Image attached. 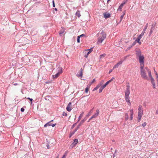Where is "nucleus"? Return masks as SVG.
Listing matches in <instances>:
<instances>
[{
  "instance_id": "1",
  "label": "nucleus",
  "mask_w": 158,
  "mask_h": 158,
  "mask_svg": "<svg viewBox=\"0 0 158 158\" xmlns=\"http://www.w3.org/2000/svg\"><path fill=\"white\" fill-rule=\"evenodd\" d=\"M97 35L98 37L97 43L98 44H101L103 41L106 39V34L103 31H102L101 33H98Z\"/></svg>"
},
{
  "instance_id": "2",
  "label": "nucleus",
  "mask_w": 158,
  "mask_h": 158,
  "mask_svg": "<svg viewBox=\"0 0 158 158\" xmlns=\"http://www.w3.org/2000/svg\"><path fill=\"white\" fill-rule=\"evenodd\" d=\"M130 93V87L129 85L127 86V89L125 92V100L126 102L130 106L131 105V103L130 102V97L129 96V95Z\"/></svg>"
},
{
  "instance_id": "3",
  "label": "nucleus",
  "mask_w": 158,
  "mask_h": 158,
  "mask_svg": "<svg viewBox=\"0 0 158 158\" xmlns=\"http://www.w3.org/2000/svg\"><path fill=\"white\" fill-rule=\"evenodd\" d=\"M140 75L141 77L145 79H148V77L147 76L146 73L145 68H144V67H140Z\"/></svg>"
},
{
  "instance_id": "4",
  "label": "nucleus",
  "mask_w": 158,
  "mask_h": 158,
  "mask_svg": "<svg viewBox=\"0 0 158 158\" xmlns=\"http://www.w3.org/2000/svg\"><path fill=\"white\" fill-rule=\"evenodd\" d=\"M139 61L140 64V67H144V57L143 55L139 56Z\"/></svg>"
},
{
  "instance_id": "5",
  "label": "nucleus",
  "mask_w": 158,
  "mask_h": 158,
  "mask_svg": "<svg viewBox=\"0 0 158 158\" xmlns=\"http://www.w3.org/2000/svg\"><path fill=\"white\" fill-rule=\"evenodd\" d=\"M127 2V1H123L120 6L118 7V8L117 10V11H122V9L124 5Z\"/></svg>"
},
{
  "instance_id": "6",
  "label": "nucleus",
  "mask_w": 158,
  "mask_h": 158,
  "mask_svg": "<svg viewBox=\"0 0 158 158\" xmlns=\"http://www.w3.org/2000/svg\"><path fill=\"white\" fill-rule=\"evenodd\" d=\"M143 111H138V121L139 122L141 119L142 115L143 114Z\"/></svg>"
},
{
  "instance_id": "7",
  "label": "nucleus",
  "mask_w": 158,
  "mask_h": 158,
  "mask_svg": "<svg viewBox=\"0 0 158 158\" xmlns=\"http://www.w3.org/2000/svg\"><path fill=\"white\" fill-rule=\"evenodd\" d=\"M53 120H51V121L48 122V123H46L45 124V125H44V127H47L48 126H52V127H54L56 124L55 123V124H51V122L52 121H53Z\"/></svg>"
},
{
  "instance_id": "8",
  "label": "nucleus",
  "mask_w": 158,
  "mask_h": 158,
  "mask_svg": "<svg viewBox=\"0 0 158 158\" xmlns=\"http://www.w3.org/2000/svg\"><path fill=\"white\" fill-rule=\"evenodd\" d=\"M78 143V140L77 139H75L74 140L73 142L71 145V147L73 148Z\"/></svg>"
},
{
  "instance_id": "9",
  "label": "nucleus",
  "mask_w": 158,
  "mask_h": 158,
  "mask_svg": "<svg viewBox=\"0 0 158 158\" xmlns=\"http://www.w3.org/2000/svg\"><path fill=\"white\" fill-rule=\"evenodd\" d=\"M99 110L98 109H97L96 110V113L94 114L92 116L93 118H97L99 115Z\"/></svg>"
},
{
  "instance_id": "10",
  "label": "nucleus",
  "mask_w": 158,
  "mask_h": 158,
  "mask_svg": "<svg viewBox=\"0 0 158 158\" xmlns=\"http://www.w3.org/2000/svg\"><path fill=\"white\" fill-rule=\"evenodd\" d=\"M72 103L71 102H70L69 103L68 106L66 107V110L69 111H70L72 110V107L71 105Z\"/></svg>"
},
{
  "instance_id": "11",
  "label": "nucleus",
  "mask_w": 158,
  "mask_h": 158,
  "mask_svg": "<svg viewBox=\"0 0 158 158\" xmlns=\"http://www.w3.org/2000/svg\"><path fill=\"white\" fill-rule=\"evenodd\" d=\"M155 27V25L154 24H152V27L151 28L150 32L149 33V36H150L152 33L153 32V31Z\"/></svg>"
},
{
  "instance_id": "12",
  "label": "nucleus",
  "mask_w": 158,
  "mask_h": 158,
  "mask_svg": "<svg viewBox=\"0 0 158 158\" xmlns=\"http://www.w3.org/2000/svg\"><path fill=\"white\" fill-rule=\"evenodd\" d=\"M103 15L104 18H105L106 19L109 18L110 16V14L107 12L104 13Z\"/></svg>"
},
{
  "instance_id": "13",
  "label": "nucleus",
  "mask_w": 158,
  "mask_h": 158,
  "mask_svg": "<svg viewBox=\"0 0 158 158\" xmlns=\"http://www.w3.org/2000/svg\"><path fill=\"white\" fill-rule=\"evenodd\" d=\"M57 73L60 74L63 73V69L62 67H59L57 69Z\"/></svg>"
},
{
  "instance_id": "14",
  "label": "nucleus",
  "mask_w": 158,
  "mask_h": 158,
  "mask_svg": "<svg viewBox=\"0 0 158 158\" xmlns=\"http://www.w3.org/2000/svg\"><path fill=\"white\" fill-rule=\"evenodd\" d=\"M145 69H146V70L148 72L149 77L150 78V79H151L152 78H153V77L152 75L151 72V71L149 69H148V68H147V67L145 68Z\"/></svg>"
},
{
  "instance_id": "15",
  "label": "nucleus",
  "mask_w": 158,
  "mask_h": 158,
  "mask_svg": "<svg viewBox=\"0 0 158 158\" xmlns=\"http://www.w3.org/2000/svg\"><path fill=\"white\" fill-rule=\"evenodd\" d=\"M136 54L138 57L142 55L141 54V52L140 50L139 49L136 50Z\"/></svg>"
},
{
  "instance_id": "16",
  "label": "nucleus",
  "mask_w": 158,
  "mask_h": 158,
  "mask_svg": "<svg viewBox=\"0 0 158 158\" xmlns=\"http://www.w3.org/2000/svg\"><path fill=\"white\" fill-rule=\"evenodd\" d=\"M151 83H152V84L153 85V88H156V85H155V80H154V79H153V78H152L151 79Z\"/></svg>"
},
{
  "instance_id": "17",
  "label": "nucleus",
  "mask_w": 158,
  "mask_h": 158,
  "mask_svg": "<svg viewBox=\"0 0 158 158\" xmlns=\"http://www.w3.org/2000/svg\"><path fill=\"white\" fill-rule=\"evenodd\" d=\"M84 53L86 54L84 55V57L86 58L87 57L89 54L90 53V52L87 50L84 51Z\"/></svg>"
},
{
  "instance_id": "18",
  "label": "nucleus",
  "mask_w": 158,
  "mask_h": 158,
  "mask_svg": "<svg viewBox=\"0 0 158 158\" xmlns=\"http://www.w3.org/2000/svg\"><path fill=\"white\" fill-rule=\"evenodd\" d=\"M75 15L76 16H77L78 18H80L81 16L80 11L78 10H77Z\"/></svg>"
},
{
  "instance_id": "19",
  "label": "nucleus",
  "mask_w": 158,
  "mask_h": 158,
  "mask_svg": "<svg viewBox=\"0 0 158 158\" xmlns=\"http://www.w3.org/2000/svg\"><path fill=\"white\" fill-rule=\"evenodd\" d=\"M84 114V112H82L81 113V114H80V115L79 116L78 120L77 122H79L81 118H82V117H83V115Z\"/></svg>"
},
{
  "instance_id": "20",
  "label": "nucleus",
  "mask_w": 158,
  "mask_h": 158,
  "mask_svg": "<svg viewBox=\"0 0 158 158\" xmlns=\"http://www.w3.org/2000/svg\"><path fill=\"white\" fill-rule=\"evenodd\" d=\"M77 76L78 77H82V69H81V71L80 72L79 74H77Z\"/></svg>"
},
{
  "instance_id": "21",
  "label": "nucleus",
  "mask_w": 158,
  "mask_h": 158,
  "mask_svg": "<svg viewBox=\"0 0 158 158\" xmlns=\"http://www.w3.org/2000/svg\"><path fill=\"white\" fill-rule=\"evenodd\" d=\"M60 75V74H59L57 73L55 75H53L52 76V77L53 78L56 79Z\"/></svg>"
},
{
  "instance_id": "22",
  "label": "nucleus",
  "mask_w": 158,
  "mask_h": 158,
  "mask_svg": "<svg viewBox=\"0 0 158 158\" xmlns=\"http://www.w3.org/2000/svg\"><path fill=\"white\" fill-rule=\"evenodd\" d=\"M64 29L62 27L61 30L60 31L59 33L60 36H61L62 34L64 33Z\"/></svg>"
},
{
  "instance_id": "23",
  "label": "nucleus",
  "mask_w": 158,
  "mask_h": 158,
  "mask_svg": "<svg viewBox=\"0 0 158 158\" xmlns=\"http://www.w3.org/2000/svg\"><path fill=\"white\" fill-rule=\"evenodd\" d=\"M145 33V32L142 31V32L141 34H140V35H139L138 36V37L140 38V39H141L142 38V37H143V36L144 35Z\"/></svg>"
},
{
  "instance_id": "24",
  "label": "nucleus",
  "mask_w": 158,
  "mask_h": 158,
  "mask_svg": "<svg viewBox=\"0 0 158 158\" xmlns=\"http://www.w3.org/2000/svg\"><path fill=\"white\" fill-rule=\"evenodd\" d=\"M92 112V110H91L86 115V117L87 118L88 117H89L91 114Z\"/></svg>"
},
{
  "instance_id": "25",
  "label": "nucleus",
  "mask_w": 158,
  "mask_h": 158,
  "mask_svg": "<svg viewBox=\"0 0 158 158\" xmlns=\"http://www.w3.org/2000/svg\"><path fill=\"white\" fill-rule=\"evenodd\" d=\"M148 23H147L146 24V25H145V27H144V28L143 30V32H145V31H146V29H147V27H148Z\"/></svg>"
},
{
  "instance_id": "26",
  "label": "nucleus",
  "mask_w": 158,
  "mask_h": 158,
  "mask_svg": "<svg viewBox=\"0 0 158 158\" xmlns=\"http://www.w3.org/2000/svg\"><path fill=\"white\" fill-rule=\"evenodd\" d=\"M143 111L142 109V106L141 105L139 106L138 108V111Z\"/></svg>"
},
{
  "instance_id": "27",
  "label": "nucleus",
  "mask_w": 158,
  "mask_h": 158,
  "mask_svg": "<svg viewBox=\"0 0 158 158\" xmlns=\"http://www.w3.org/2000/svg\"><path fill=\"white\" fill-rule=\"evenodd\" d=\"M90 85H88L87 87L85 89V92L86 93H87L88 92V91L89 90V88Z\"/></svg>"
},
{
  "instance_id": "28",
  "label": "nucleus",
  "mask_w": 158,
  "mask_h": 158,
  "mask_svg": "<svg viewBox=\"0 0 158 158\" xmlns=\"http://www.w3.org/2000/svg\"><path fill=\"white\" fill-rule=\"evenodd\" d=\"M87 119V118L85 117V118H84L83 119H82L81 120V123H82V124Z\"/></svg>"
},
{
  "instance_id": "29",
  "label": "nucleus",
  "mask_w": 158,
  "mask_h": 158,
  "mask_svg": "<svg viewBox=\"0 0 158 158\" xmlns=\"http://www.w3.org/2000/svg\"><path fill=\"white\" fill-rule=\"evenodd\" d=\"M125 14V13L124 12L123 13V15H122L121 16H120V21H119V23H120L121 22V21H122V19H123V17L124 16V15Z\"/></svg>"
},
{
  "instance_id": "30",
  "label": "nucleus",
  "mask_w": 158,
  "mask_h": 158,
  "mask_svg": "<svg viewBox=\"0 0 158 158\" xmlns=\"http://www.w3.org/2000/svg\"><path fill=\"white\" fill-rule=\"evenodd\" d=\"M106 56L105 54H102L100 56V58L102 59L103 57H104Z\"/></svg>"
},
{
  "instance_id": "31",
  "label": "nucleus",
  "mask_w": 158,
  "mask_h": 158,
  "mask_svg": "<svg viewBox=\"0 0 158 158\" xmlns=\"http://www.w3.org/2000/svg\"><path fill=\"white\" fill-rule=\"evenodd\" d=\"M130 115H133L134 113L133 109L130 110Z\"/></svg>"
},
{
  "instance_id": "32",
  "label": "nucleus",
  "mask_w": 158,
  "mask_h": 158,
  "mask_svg": "<svg viewBox=\"0 0 158 158\" xmlns=\"http://www.w3.org/2000/svg\"><path fill=\"white\" fill-rule=\"evenodd\" d=\"M125 116L126 120H127L129 118L128 114L127 113H126Z\"/></svg>"
},
{
  "instance_id": "33",
  "label": "nucleus",
  "mask_w": 158,
  "mask_h": 158,
  "mask_svg": "<svg viewBox=\"0 0 158 158\" xmlns=\"http://www.w3.org/2000/svg\"><path fill=\"white\" fill-rule=\"evenodd\" d=\"M118 66H119V65L117 64H116L115 65H114V67H113V69H115L118 68Z\"/></svg>"
},
{
  "instance_id": "34",
  "label": "nucleus",
  "mask_w": 158,
  "mask_h": 158,
  "mask_svg": "<svg viewBox=\"0 0 158 158\" xmlns=\"http://www.w3.org/2000/svg\"><path fill=\"white\" fill-rule=\"evenodd\" d=\"M95 81V79H94L91 82H90V85H90L91 84H92L93 83H94Z\"/></svg>"
},
{
  "instance_id": "35",
  "label": "nucleus",
  "mask_w": 158,
  "mask_h": 158,
  "mask_svg": "<svg viewBox=\"0 0 158 158\" xmlns=\"http://www.w3.org/2000/svg\"><path fill=\"white\" fill-rule=\"evenodd\" d=\"M140 39H141L138 37L137 39L135 40V41L136 43H138L140 41Z\"/></svg>"
},
{
  "instance_id": "36",
  "label": "nucleus",
  "mask_w": 158,
  "mask_h": 158,
  "mask_svg": "<svg viewBox=\"0 0 158 158\" xmlns=\"http://www.w3.org/2000/svg\"><path fill=\"white\" fill-rule=\"evenodd\" d=\"M123 62V60H121L117 64L119 65H121L122 63Z\"/></svg>"
},
{
  "instance_id": "37",
  "label": "nucleus",
  "mask_w": 158,
  "mask_h": 158,
  "mask_svg": "<svg viewBox=\"0 0 158 158\" xmlns=\"http://www.w3.org/2000/svg\"><path fill=\"white\" fill-rule=\"evenodd\" d=\"M114 79V77H113L110 80L108 81V82L109 83H110V82H111L112 81H113Z\"/></svg>"
},
{
  "instance_id": "38",
  "label": "nucleus",
  "mask_w": 158,
  "mask_h": 158,
  "mask_svg": "<svg viewBox=\"0 0 158 158\" xmlns=\"http://www.w3.org/2000/svg\"><path fill=\"white\" fill-rule=\"evenodd\" d=\"M114 79V77H113L110 80L108 81V82L109 83H110V82H111L112 81H113Z\"/></svg>"
},
{
  "instance_id": "39",
  "label": "nucleus",
  "mask_w": 158,
  "mask_h": 158,
  "mask_svg": "<svg viewBox=\"0 0 158 158\" xmlns=\"http://www.w3.org/2000/svg\"><path fill=\"white\" fill-rule=\"evenodd\" d=\"M114 79V77H113L110 80L108 81V82L109 83H110V82H111L112 81H113Z\"/></svg>"
},
{
  "instance_id": "40",
  "label": "nucleus",
  "mask_w": 158,
  "mask_h": 158,
  "mask_svg": "<svg viewBox=\"0 0 158 158\" xmlns=\"http://www.w3.org/2000/svg\"><path fill=\"white\" fill-rule=\"evenodd\" d=\"M114 79V77H113L110 80L108 81V82L109 83H110V82H111L112 81H113Z\"/></svg>"
},
{
  "instance_id": "41",
  "label": "nucleus",
  "mask_w": 158,
  "mask_h": 158,
  "mask_svg": "<svg viewBox=\"0 0 158 158\" xmlns=\"http://www.w3.org/2000/svg\"><path fill=\"white\" fill-rule=\"evenodd\" d=\"M80 37H79V36H77V42L78 43H79L80 42Z\"/></svg>"
},
{
  "instance_id": "42",
  "label": "nucleus",
  "mask_w": 158,
  "mask_h": 158,
  "mask_svg": "<svg viewBox=\"0 0 158 158\" xmlns=\"http://www.w3.org/2000/svg\"><path fill=\"white\" fill-rule=\"evenodd\" d=\"M129 56V55L124 56L123 58V61L125 60Z\"/></svg>"
},
{
  "instance_id": "43",
  "label": "nucleus",
  "mask_w": 158,
  "mask_h": 158,
  "mask_svg": "<svg viewBox=\"0 0 158 158\" xmlns=\"http://www.w3.org/2000/svg\"><path fill=\"white\" fill-rule=\"evenodd\" d=\"M27 98V99H28L29 100L31 101V104H32V100H33L32 99V98Z\"/></svg>"
},
{
  "instance_id": "44",
  "label": "nucleus",
  "mask_w": 158,
  "mask_h": 158,
  "mask_svg": "<svg viewBox=\"0 0 158 158\" xmlns=\"http://www.w3.org/2000/svg\"><path fill=\"white\" fill-rule=\"evenodd\" d=\"M62 115L63 116H67V114L65 112H63Z\"/></svg>"
},
{
  "instance_id": "45",
  "label": "nucleus",
  "mask_w": 158,
  "mask_h": 158,
  "mask_svg": "<svg viewBox=\"0 0 158 158\" xmlns=\"http://www.w3.org/2000/svg\"><path fill=\"white\" fill-rule=\"evenodd\" d=\"M82 124V123L80 122L79 124L77 126V129H79L80 127V126Z\"/></svg>"
},
{
  "instance_id": "46",
  "label": "nucleus",
  "mask_w": 158,
  "mask_h": 158,
  "mask_svg": "<svg viewBox=\"0 0 158 158\" xmlns=\"http://www.w3.org/2000/svg\"><path fill=\"white\" fill-rule=\"evenodd\" d=\"M147 125V123L146 122H144L142 124V126L143 127H144L145 126Z\"/></svg>"
},
{
  "instance_id": "47",
  "label": "nucleus",
  "mask_w": 158,
  "mask_h": 158,
  "mask_svg": "<svg viewBox=\"0 0 158 158\" xmlns=\"http://www.w3.org/2000/svg\"><path fill=\"white\" fill-rule=\"evenodd\" d=\"M93 48H90L89 49L87 50H88V51H89L90 52H91L93 51Z\"/></svg>"
},
{
  "instance_id": "48",
  "label": "nucleus",
  "mask_w": 158,
  "mask_h": 158,
  "mask_svg": "<svg viewBox=\"0 0 158 158\" xmlns=\"http://www.w3.org/2000/svg\"><path fill=\"white\" fill-rule=\"evenodd\" d=\"M79 36V37H85V35L84 34H82L80 35Z\"/></svg>"
},
{
  "instance_id": "49",
  "label": "nucleus",
  "mask_w": 158,
  "mask_h": 158,
  "mask_svg": "<svg viewBox=\"0 0 158 158\" xmlns=\"http://www.w3.org/2000/svg\"><path fill=\"white\" fill-rule=\"evenodd\" d=\"M136 43V42H135V41L132 44V45L131 46L133 47V46H134V45H135Z\"/></svg>"
},
{
  "instance_id": "50",
  "label": "nucleus",
  "mask_w": 158,
  "mask_h": 158,
  "mask_svg": "<svg viewBox=\"0 0 158 158\" xmlns=\"http://www.w3.org/2000/svg\"><path fill=\"white\" fill-rule=\"evenodd\" d=\"M106 85L104 84V85H102V86L101 87L102 88V89H104V88H105L106 87Z\"/></svg>"
},
{
  "instance_id": "51",
  "label": "nucleus",
  "mask_w": 158,
  "mask_h": 158,
  "mask_svg": "<svg viewBox=\"0 0 158 158\" xmlns=\"http://www.w3.org/2000/svg\"><path fill=\"white\" fill-rule=\"evenodd\" d=\"M101 86V84H99L96 86L97 87H98V89L100 86Z\"/></svg>"
},
{
  "instance_id": "52",
  "label": "nucleus",
  "mask_w": 158,
  "mask_h": 158,
  "mask_svg": "<svg viewBox=\"0 0 158 158\" xmlns=\"http://www.w3.org/2000/svg\"><path fill=\"white\" fill-rule=\"evenodd\" d=\"M103 89H102V88L101 87L99 89V93L101 92L102 91Z\"/></svg>"
},
{
  "instance_id": "53",
  "label": "nucleus",
  "mask_w": 158,
  "mask_h": 158,
  "mask_svg": "<svg viewBox=\"0 0 158 158\" xmlns=\"http://www.w3.org/2000/svg\"><path fill=\"white\" fill-rule=\"evenodd\" d=\"M78 129H77V128L75 129V130H74V131L73 132V134H74L75 132H76Z\"/></svg>"
},
{
  "instance_id": "54",
  "label": "nucleus",
  "mask_w": 158,
  "mask_h": 158,
  "mask_svg": "<svg viewBox=\"0 0 158 158\" xmlns=\"http://www.w3.org/2000/svg\"><path fill=\"white\" fill-rule=\"evenodd\" d=\"M52 2V4H53V7H55V3H54V0H53Z\"/></svg>"
},
{
  "instance_id": "55",
  "label": "nucleus",
  "mask_w": 158,
  "mask_h": 158,
  "mask_svg": "<svg viewBox=\"0 0 158 158\" xmlns=\"http://www.w3.org/2000/svg\"><path fill=\"white\" fill-rule=\"evenodd\" d=\"M132 46H131L129 47L128 48L127 50H126V51H127V50H129L130 48H132Z\"/></svg>"
},
{
  "instance_id": "56",
  "label": "nucleus",
  "mask_w": 158,
  "mask_h": 158,
  "mask_svg": "<svg viewBox=\"0 0 158 158\" xmlns=\"http://www.w3.org/2000/svg\"><path fill=\"white\" fill-rule=\"evenodd\" d=\"M24 108H21V111L22 112H23L24 111Z\"/></svg>"
},
{
  "instance_id": "57",
  "label": "nucleus",
  "mask_w": 158,
  "mask_h": 158,
  "mask_svg": "<svg viewBox=\"0 0 158 158\" xmlns=\"http://www.w3.org/2000/svg\"><path fill=\"white\" fill-rule=\"evenodd\" d=\"M68 153V152L67 151L65 153H64V155H65V158H66V156L67 155V154Z\"/></svg>"
},
{
  "instance_id": "58",
  "label": "nucleus",
  "mask_w": 158,
  "mask_h": 158,
  "mask_svg": "<svg viewBox=\"0 0 158 158\" xmlns=\"http://www.w3.org/2000/svg\"><path fill=\"white\" fill-rule=\"evenodd\" d=\"M104 82V81L103 80H102L101 81L99 84H101V85H102V84Z\"/></svg>"
},
{
  "instance_id": "59",
  "label": "nucleus",
  "mask_w": 158,
  "mask_h": 158,
  "mask_svg": "<svg viewBox=\"0 0 158 158\" xmlns=\"http://www.w3.org/2000/svg\"><path fill=\"white\" fill-rule=\"evenodd\" d=\"M98 87H95L93 89V90L94 91H95V90H97V89H98Z\"/></svg>"
},
{
  "instance_id": "60",
  "label": "nucleus",
  "mask_w": 158,
  "mask_h": 158,
  "mask_svg": "<svg viewBox=\"0 0 158 158\" xmlns=\"http://www.w3.org/2000/svg\"><path fill=\"white\" fill-rule=\"evenodd\" d=\"M133 119V115H130L131 120H132Z\"/></svg>"
},
{
  "instance_id": "61",
  "label": "nucleus",
  "mask_w": 158,
  "mask_h": 158,
  "mask_svg": "<svg viewBox=\"0 0 158 158\" xmlns=\"http://www.w3.org/2000/svg\"><path fill=\"white\" fill-rule=\"evenodd\" d=\"M109 83L107 81V82L105 84L106 86L107 85L109 84Z\"/></svg>"
},
{
  "instance_id": "62",
  "label": "nucleus",
  "mask_w": 158,
  "mask_h": 158,
  "mask_svg": "<svg viewBox=\"0 0 158 158\" xmlns=\"http://www.w3.org/2000/svg\"><path fill=\"white\" fill-rule=\"evenodd\" d=\"M155 74L156 75V76H158V74L156 72H155Z\"/></svg>"
},
{
  "instance_id": "63",
  "label": "nucleus",
  "mask_w": 158,
  "mask_h": 158,
  "mask_svg": "<svg viewBox=\"0 0 158 158\" xmlns=\"http://www.w3.org/2000/svg\"><path fill=\"white\" fill-rule=\"evenodd\" d=\"M18 85V84L17 83H14V85Z\"/></svg>"
},
{
  "instance_id": "64",
  "label": "nucleus",
  "mask_w": 158,
  "mask_h": 158,
  "mask_svg": "<svg viewBox=\"0 0 158 158\" xmlns=\"http://www.w3.org/2000/svg\"><path fill=\"white\" fill-rule=\"evenodd\" d=\"M156 77L157 78V83H158V76H156Z\"/></svg>"
}]
</instances>
